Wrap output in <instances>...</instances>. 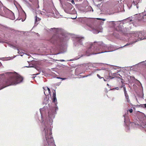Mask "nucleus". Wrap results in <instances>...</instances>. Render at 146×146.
<instances>
[{
    "instance_id": "nucleus-12",
    "label": "nucleus",
    "mask_w": 146,
    "mask_h": 146,
    "mask_svg": "<svg viewBox=\"0 0 146 146\" xmlns=\"http://www.w3.org/2000/svg\"><path fill=\"white\" fill-rule=\"evenodd\" d=\"M18 50V53L19 54H21V56H23V54H23V53L22 52H21V51H19V50Z\"/></svg>"
},
{
    "instance_id": "nucleus-11",
    "label": "nucleus",
    "mask_w": 146,
    "mask_h": 146,
    "mask_svg": "<svg viewBox=\"0 0 146 146\" xmlns=\"http://www.w3.org/2000/svg\"><path fill=\"white\" fill-rule=\"evenodd\" d=\"M133 110L132 109H130L128 110H127V112L126 113H125V116L126 115V116H127V115L128 114V112L129 111V112L130 113H131L133 112ZM125 117H126V116H125Z\"/></svg>"
},
{
    "instance_id": "nucleus-26",
    "label": "nucleus",
    "mask_w": 146,
    "mask_h": 146,
    "mask_svg": "<svg viewBox=\"0 0 146 146\" xmlns=\"http://www.w3.org/2000/svg\"><path fill=\"white\" fill-rule=\"evenodd\" d=\"M99 31H97V33H99Z\"/></svg>"
},
{
    "instance_id": "nucleus-13",
    "label": "nucleus",
    "mask_w": 146,
    "mask_h": 146,
    "mask_svg": "<svg viewBox=\"0 0 146 146\" xmlns=\"http://www.w3.org/2000/svg\"><path fill=\"white\" fill-rule=\"evenodd\" d=\"M123 90L124 92V94L125 93H127V91H126L125 87H123Z\"/></svg>"
},
{
    "instance_id": "nucleus-3",
    "label": "nucleus",
    "mask_w": 146,
    "mask_h": 146,
    "mask_svg": "<svg viewBox=\"0 0 146 146\" xmlns=\"http://www.w3.org/2000/svg\"><path fill=\"white\" fill-rule=\"evenodd\" d=\"M65 11L67 13L71 14L72 13L71 11H75L74 8L73 7L72 5L70 3H69L66 6V7L64 9Z\"/></svg>"
},
{
    "instance_id": "nucleus-14",
    "label": "nucleus",
    "mask_w": 146,
    "mask_h": 146,
    "mask_svg": "<svg viewBox=\"0 0 146 146\" xmlns=\"http://www.w3.org/2000/svg\"><path fill=\"white\" fill-rule=\"evenodd\" d=\"M97 76L100 79H101L102 78H104L103 77H101L98 74H97Z\"/></svg>"
},
{
    "instance_id": "nucleus-16",
    "label": "nucleus",
    "mask_w": 146,
    "mask_h": 146,
    "mask_svg": "<svg viewBox=\"0 0 146 146\" xmlns=\"http://www.w3.org/2000/svg\"><path fill=\"white\" fill-rule=\"evenodd\" d=\"M60 78L61 79H62V80H64L66 79V78Z\"/></svg>"
},
{
    "instance_id": "nucleus-1",
    "label": "nucleus",
    "mask_w": 146,
    "mask_h": 146,
    "mask_svg": "<svg viewBox=\"0 0 146 146\" xmlns=\"http://www.w3.org/2000/svg\"><path fill=\"white\" fill-rule=\"evenodd\" d=\"M6 74L9 77L6 81V85L1 89L7 86L20 83L23 80V77L15 72H8Z\"/></svg>"
},
{
    "instance_id": "nucleus-5",
    "label": "nucleus",
    "mask_w": 146,
    "mask_h": 146,
    "mask_svg": "<svg viewBox=\"0 0 146 146\" xmlns=\"http://www.w3.org/2000/svg\"><path fill=\"white\" fill-rule=\"evenodd\" d=\"M36 13L35 21L36 23L40 20L41 19L39 17L42 16V14L40 11H37L36 12Z\"/></svg>"
},
{
    "instance_id": "nucleus-20",
    "label": "nucleus",
    "mask_w": 146,
    "mask_h": 146,
    "mask_svg": "<svg viewBox=\"0 0 146 146\" xmlns=\"http://www.w3.org/2000/svg\"><path fill=\"white\" fill-rule=\"evenodd\" d=\"M143 105L144 106L145 108H146V104H144Z\"/></svg>"
},
{
    "instance_id": "nucleus-18",
    "label": "nucleus",
    "mask_w": 146,
    "mask_h": 146,
    "mask_svg": "<svg viewBox=\"0 0 146 146\" xmlns=\"http://www.w3.org/2000/svg\"><path fill=\"white\" fill-rule=\"evenodd\" d=\"M71 2L72 3V4H74V0H72V1H71Z\"/></svg>"
},
{
    "instance_id": "nucleus-17",
    "label": "nucleus",
    "mask_w": 146,
    "mask_h": 146,
    "mask_svg": "<svg viewBox=\"0 0 146 146\" xmlns=\"http://www.w3.org/2000/svg\"><path fill=\"white\" fill-rule=\"evenodd\" d=\"M90 49H91V47H90L89 49H88V50H87V52H89V51H90Z\"/></svg>"
},
{
    "instance_id": "nucleus-24",
    "label": "nucleus",
    "mask_w": 146,
    "mask_h": 146,
    "mask_svg": "<svg viewBox=\"0 0 146 146\" xmlns=\"http://www.w3.org/2000/svg\"><path fill=\"white\" fill-rule=\"evenodd\" d=\"M4 75V74H2L0 75V76H3Z\"/></svg>"
},
{
    "instance_id": "nucleus-19",
    "label": "nucleus",
    "mask_w": 146,
    "mask_h": 146,
    "mask_svg": "<svg viewBox=\"0 0 146 146\" xmlns=\"http://www.w3.org/2000/svg\"><path fill=\"white\" fill-rule=\"evenodd\" d=\"M115 89H116L117 90H118L119 89V88L118 87H116L115 88Z\"/></svg>"
},
{
    "instance_id": "nucleus-8",
    "label": "nucleus",
    "mask_w": 146,
    "mask_h": 146,
    "mask_svg": "<svg viewBox=\"0 0 146 146\" xmlns=\"http://www.w3.org/2000/svg\"><path fill=\"white\" fill-rule=\"evenodd\" d=\"M56 109L55 108L52 107L51 108V109H50V110H49L48 112V115L49 117H50V116L51 115H53L55 113V112H56Z\"/></svg>"
},
{
    "instance_id": "nucleus-30",
    "label": "nucleus",
    "mask_w": 146,
    "mask_h": 146,
    "mask_svg": "<svg viewBox=\"0 0 146 146\" xmlns=\"http://www.w3.org/2000/svg\"><path fill=\"white\" fill-rule=\"evenodd\" d=\"M44 94H45V92H44Z\"/></svg>"
},
{
    "instance_id": "nucleus-15",
    "label": "nucleus",
    "mask_w": 146,
    "mask_h": 146,
    "mask_svg": "<svg viewBox=\"0 0 146 146\" xmlns=\"http://www.w3.org/2000/svg\"><path fill=\"white\" fill-rule=\"evenodd\" d=\"M47 89L48 90V92L49 94H50V90L48 88H47Z\"/></svg>"
},
{
    "instance_id": "nucleus-10",
    "label": "nucleus",
    "mask_w": 146,
    "mask_h": 146,
    "mask_svg": "<svg viewBox=\"0 0 146 146\" xmlns=\"http://www.w3.org/2000/svg\"><path fill=\"white\" fill-rule=\"evenodd\" d=\"M125 99L127 100V103H130V101L129 98V97L127 93H125Z\"/></svg>"
},
{
    "instance_id": "nucleus-21",
    "label": "nucleus",
    "mask_w": 146,
    "mask_h": 146,
    "mask_svg": "<svg viewBox=\"0 0 146 146\" xmlns=\"http://www.w3.org/2000/svg\"><path fill=\"white\" fill-rule=\"evenodd\" d=\"M123 87H125V85H122V86H121V88H122V87L123 88Z\"/></svg>"
},
{
    "instance_id": "nucleus-28",
    "label": "nucleus",
    "mask_w": 146,
    "mask_h": 146,
    "mask_svg": "<svg viewBox=\"0 0 146 146\" xmlns=\"http://www.w3.org/2000/svg\"><path fill=\"white\" fill-rule=\"evenodd\" d=\"M145 125H146V122H145Z\"/></svg>"
},
{
    "instance_id": "nucleus-6",
    "label": "nucleus",
    "mask_w": 146,
    "mask_h": 146,
    "mask_svg": "<svg viewBox=\"0 0 146 146\" xmlns=\"http://www.w3.org/2000/svg\"><path fill=\"white\" fill-rule=\"evenodd\" d=\"M135 35V36L137 37L140 40H143L144 39V37L143 36V34L141 32H137L135 33L134 36Z\"/></svg>"
},
{
    "instance_id": "nucleus-4",
    "label": "nucleus",
    "mask_w": 146,
    "mask_h": 146,
    "mask_svg": "<svg viewBox=\"0 0 146 146\" xmlns=\"http://www.w3.org/2000/svg\"><path fill=\"white\" fill-rule=\"evenodd\" d=\"M123 117H124V122L125 123V125L129 127H132L135 125V124L133 122H131L129 120H126V117H125V115H123ZM127 118H128V117H126Z\"/></svg>"
},
{
    "instance_id": "nucleus-2",
    "label": "nucleus",
    "mask_w": 146,
    "mask_h": 146,
    "mask_svg": "<svg viewBox=\"0 0 146 146\" xmlns=\"http://www.w3.org/2000/svg\"><path fill=\"white\" fill-rule=\"evenodd\" d=\"M43 132L45 134V137L46 139V145L48 146H54V141L52 137V133L51 129L46 128L43 131Z\"/></svg>"
},
{
    "instance_id": "nucleus-9",
    "label": "nucleus",
    "mask_w": 146,
    "mask_h": 146,
    "mask_svg": "<svg viewBox=\"0 0 146 146\" xmlns=\"http://www.w3.org/2000/svg\"><path fill=\"white\" fill-rule=\"evenodd\" d=\"M52 100L53 102L56 105L57 104V100L56 97V94L55 91H54V92L53 93V96Z\"/></svg>"
},
{
    "instance_id": "nucleus-7",
    "label": "nucleus",
    "mask_w": 146,
    "mask_h": 146,
    "mask_svg": "<svg viewBox=\"0 0 146 146\" xmlns=\"http://www.w3.org/2000/svg\"><path fill=\"white\" fill-rule=\"evenodd\" d=\"M58 38L57 36L54 35L50 39L49 41L52 44H54L57 40Z\"/></svg>"
},
{
    "instance_id": "nucleus-31",
    "label": "nucleus",
    "mask_w": 146,
    "mask_h": 146,
    "mask_svg": "<svg viewBox=\"0 0 146 146\" xmlns=\"http://www.w3.org/2000/svg\"><path fill=\"white\" fill-rule=\"evenodd\" d=\"M44 146H46V145H45Z\"/></svg>"
},
{
    "instance_id": "nucleus-23",
    "label": "nucleus",
    "mask_w": 146,
    "mask_h": 146,
    "mask_svg": "<svg viewBox=\"0 0 146 146\" xmlns=\"http://www.w3.org/2000/svg\"><path fill=\"white\" fill-rule=\"evenodd\" d=\"M133 3L134 4H135V2L134 1H133Z\"/></svg>"
},
{
    "instance_id": "nucleus-22",
    "label": "nucleus",
    "mask_w": 146,
    "mask_h": 146,
    "mask_svg": "<svg viewBox=\"0 0 146 146\" xmlns=\"http://www.w3.org/2000/svg\"><path fill=\"white\" fill-rule=\"evenodd\" d=\"M129 45V44H127L125 45H124V46H123L121 47H123V46H126V45Z\"/></svg>"
},
{
    "instance_id": "nucleus-25",
    "label": "nucleus",
    "mask_w": 146,
    "mask_h": 146,
    "mask_svg": "<svg viewBox=\"0 0 146 146\" xmlns=\"http://www.w3.org/2000/svg\"><path fill=\"white\" fill-rule=\"evenodd\" d=\"M104 80L105 81H106V80L105 79H104Z\"/></svg>"
},
{
    "instance_id": "nucleus-29",
    "label": "nucleus",
    "mask_w": 146,
    "mask_h": 146,
    "mask_svg": "<svg viewBox=\"0 0 146 146\" xmlns=\"http://www.w3.org/2000/svg\"><path fill=\"white\" fill-rule=\"evenodd\" d=\"M62 61H64V60H62Z\"/></svg>"
},
{
    "instance_id": "nucleus-27",
    "label": "nucleus",
    "mask_w": 146,
    "mask_h": 146,
    "mask_svg": "<svg viewBox=\"0 0 146 146\" xmlns=\"http://www.w3.org/2000/svg\"><path fill=\"white\" fill-rule=\"evenodd\" d=\"M1 4V1H0V5Z\"/></svg>"
}]
</instances>
